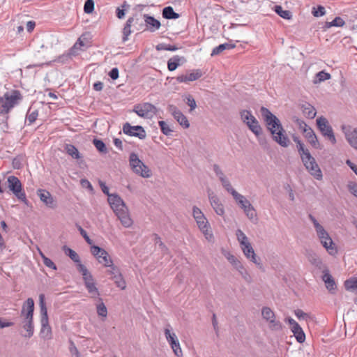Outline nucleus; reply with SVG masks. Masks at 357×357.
<instances>
[{"label": "nucleus", "mask_w": 357, "mask_h": 357, "mask_svg": "<svg viewBox=\"0 0 357 357\" xmlns=\"http://www.w3.org/2000/svg\"><path fill=\"white\" fill-rule=\"evenodd\" d=\"M260 112L267 129L271 132L273 139L281 146L287 147L289 139L284 134V130L280 120L268 109L262 107Z\"/></svg>", "instance_id": "obj_1"}, {"label": "nucleus", "mask_w": 357, "mask_h": 357, "mask_svg": "<svg viewBox=\"0 0 357 357\" xmlns=\"http://www.w3.org/2000/svg\"><path fill=\"white\" fill-rule=\"evenodd\" d=\"M34 301L33 298H29L23 304L20 312V326L25 331L22 335L24 337H31L34 333L33 325Z\"/></svg>", "instance_id": "obj_2"}, {"label": "nucleus", "mask_w": 357, "mask_h": 357, "mask_svg": "<svg viewBox=\"0 0 357 357\" xmlns=\"http://www.w3.org/2000/svg\"><path fill=\"white\" fill-rule=\"evenodd\" d=\"M110 207L125 227H130L132 220L130 217L128 209L123 200L117 195H109L107 198Z\"/></svg>", "instance_id": "obj_3"}, {"label": "nucleus", "mask_w": 357, "mask_h": 357, "mask_svg": "<svg viewBox=\"0 0 357 357\" xmlns=\"http://www.w3.org/2000/svg\"><path fill=\"white\" fill-rule=\"evenodd\" d=\"M314 229L321 245L326 249L330 255L335 256L337 253V246L333 242L328 231H326L325 228L314 218Z\"/></svg>", "instance_id": "obj_4"}, {"label": "nucleus", "mask_w": 357, "mask_h": 357, "mask_svg": "<svg viewBox=\"0 0 357 357\" xmlns=\"http://www.w3.org/2000/svg\"><path fill=\"white\" fill-rule=\"evenodd\" d=\"M22 99V96L17 90L5 93L2 97L0 96V114H8Z\"/></svg>", "instance_id": "obj_5"}, {"label": "nucleus", "mask_w": 357, "mask_h": 357, "mask_svg": "<svg viewBox=\"0 0 357 357\" xmlns=\"http://www.w3.org/2000/svg\"><path fill=\"white\" fill-rule=\"evenodd\" d=\"M192 216L205 238L208 242H213L214 236L210 224L203 212L197 206H194L192 207Z\"/></svg>", "instance_id": "obj_6"}, {"label": "nucleus", "mask_w": 357, "mask_h": 357, "mask_svg": "<svg viewBox=\"0 0 357 357\" xmlns=\"http://www.w3.org/2000/svg\"><path fill=\"white\" fill-rule=\"evenodd\" d=\"M79 272L82 275L85 287L90 294L91 298L94 299L100 298V292L96 287L95 280L86 267L83 264L79 265Z\"/></svg>", "instance_id": "obj_7"}, {"label": "nucleus", "mask_w": 357, "mask_h": 357, "mask_svg": "<svg viewBox=\"0 0 357 357\" xmlns=\"http://www.w3.org/2000/svg\"><path fill=\"white\" fill-rule=\"evenodd\" d=\"M141 15L139 14H135L132 17H129L123 29V41L126 42L128 40V36L134 31H142L145 30L144 29L145 23H144Z\"/></svg>", "instance_id": "obj_8"}, {"label": "nucleus", "mask_w": 357, "mask_h": 357, "mask_svg": "<svg viewBox=\"0 0 357 357\" xmlns=\"http://www.w3.org/2000/svg\"><path fill=\"white\" fill-rule=\"evenodd\" d=\"M129 165L132 172L142 176L148 178L151 176V169L139 158L135 153H131L129 155Z\"/></svg>", "instance_id": "obj_9"}, {"label": "nucleus", "mask_w": 357, "mask_h": 357, "mask_svg": "<svg viewBox=\"0 0 357 357\" xmlns=\"http://www.w3.org/2000/svg\"><path fill=\"white\" fill-rule=\"evenodd\" d=\"M237 205L243 211L246 217L253 222L257 220V212L250 202L243 195L238 193L234 197Z\"/></svg>", "instance_id": "obj_10"}, {"label": "nucleus", "mask_w": 357, "mask_h": 357, "mask_svg": "<svg viewBox=\"0 0 357 357\" xmlns=\"http://www.w3.org/2000/svg\"><path fill=\"white\" fill-rule=\"evenodd\" d=\"M8 189L13 194L25 205L29 206V201L26 199V194L22 190V185L20 180L15 176L11 175L7 178Z\"/></svg>", "instance_id": "obj_11"}, {"label": "nucleus", "mask_w": 357, "mask_h": 357, "mask_svg": "<svg viewBox=\"0 0 357 357\" xmlns=\"http://www.w3.org/2000/svg\"><path fill=\"white\" fill-rule=\"evenodd\" d=\"M242 121L245 123L249 129L256 135L261 134V128L257 119L252 114L250 111L243 110L240 113Z\"/></svg>", "instance_id": "obj_12"}, {"label": "nucleus", "mask_w": 357, "mask_h": 357, "mask_svg": "<svg viewBox=\"0 0 357 357\" xmlns=\"http://www.w3.org/2000/svg\"><path fill=\"white\" fill-rule=\"evenodd\" d=\"M316 125L321 135L327 138L333 144L336 143V139L331 126L328 121L324 116H320L316 120Z\"/></svg>", "instance_id": "obj_13"}, {"label": "nucleus", "mask_w": 357, "mask_h": 357, "mask_svg": "<svg viewBox=\"0 0 357 357\" xmlns=\"http://www.w3.org/2000/svg\"><path fill=\"white\" fill-rule=\"evenodd\" d=\"M171 330V326L167 324L164 329L165 336L174 354L177 357H181L183 356V352L180 346L179 341L176 335L174 332H172Z\"/></svg>", "instance_id": "obj_14"}, {"label": "nucleus", "mask_w": 357, "mask_h": 357, "mask_svg": "<svg viewBox=\"0 0 357 357\" xmlns=\"http://www.w3.org/2000/svg\"><path fill=\"white\" fill-rule=\"evenodd\" d=\"M294 142H296V147L298 151L301 155L302 162L303 165L306 167V169L309 171V172L312 174V155L307 149H305L304 144L299 140L297 137H294Z\"/></svg>", "instance_id": "obj_15"}, {"label": "nucleus", "mask_w": 357, "mask_h": 357, "mask_svg": "<svg viewBox=\"0 0 357 357\" xmlns=\"http://www.w3.org/2000/svg\"><path fill=\"white\" fill-rule=\"evenodd\" d=\"M132 111L140 117L151 119L156 114L157 108L149 102H144L135 105Z\"/></svg>", "instance_id": "obj_16"}, {"label": "nucleus", "mask_w": 357, "mask_h": 357, "mask_svg": "<svg viewBox=\"0 0 357 357\" xmlns=\"http://www.w3.org/2000/svg\"><path fill=\"white\" fill-rule=\"evenodd\" d=\"M91 252L97 259L98 262L104 266L112 265V259L105 250L97 245H92L91 247Z\"/></svg>", "instance_id": "obj_17"}, {"label": "nucleus", "mask_w": 357, "mask_h": 357, "mask_svg": "<svg viewBox=\"0 0 357 357\" xmlns=\"http://www.w3.org/2000/svg\"><path fill=\"white\" fill-rule=\"evenodd\" d=\"M261 315L263 319L268 322L272 330H280L282 328L281 323L276 319L274 312L270 307H264L261 309Z\"/></svg>", "instance_id": "obj_18"}, {"label": "nucleus", "mask_w": 357, "mask_h": 357, "mask_svg": "<svg viewBox=\"0 0 357 357\" xmlns=\"http://www.w3.org/2000/svg\"><path fill=\"white\" fill-rule=\"evenodd\" d=\"M123 131L124 134L138 137L140 139H145L146 134L144 128L141 126H131L129 123H126L123 126Z\"/></svg>", "instance_id": "obj_19"}, {"label": "nucleus", "mask_w": 357, "mask_h": 357, "mask_svg": "<svg viewBox=\"0 0 357 357\" xmlns=\"http://www.w3.org/2000/svg\"><path fill=\"white\" fill-rule=\"evenodd\" d=\"M285 321L289 324V328L296 340L303 343L305 340V335L300 325L291 317H287Z\"/></svg>", "instance_id": "obj_20"}, {"label": "nucleus", "mask_w": 357, "mask_h": 357, "mask_svg": "<svg viewBox=\"0 0 357 357\" xmlns=\"http://www.w3.org/2000/svg\"><path fill=\"white\" fill-rule=\"evenodd\" d=\"M208 197L210 204L215 213L220 216L225 214L224 206L220 202L219 197L211 190L208 191Z\"/></svg>", "instance_id": "obj_21"}, {"label": "nucleus", "mask_w": 357, "mask_h": 357, "mask_svg": "<svg viewBox=\"0 0 357 357\" xmlns=\"http://www.w3.org/2000/svg\"><path fill=\"white\" fill-rule=\"evenodd\" d=\"M169 111L172 113L174 118L178 121V123L185 128H188L190 126V123L186 116L175 106L170 105Z\"/></svg>", "instance_id": "obj_22"}, {"label": "nucleus", "mask_w": 357, "mask_h": 357, "mask_svg": "<svg viewBox=\"0 0 357 357\" xmlns=\"http://www.w3.org/2000/svg\"><path fill=\"white\" fill-rule=\"evenodd\" d=\"M343 130L349 144L353 148L357 149V128L343 127Z\"/></svg>", "instance_id": "obj_23"}, {"label": "nucleus", "mask_w": 357, "mask_h": 357, "mask_svg": "<svg viewBox=\"0 0 357 357\" xmlns=\"http://www.w3.org/2000/svg\"><path fill=\"white\" fill-rule=\"evenodd\" d=\"M37 195L40 199L49 208H54L56 207V202L51 195V194L45 190L39 189L37 191Z\"/></svg>", "instance_id": "obj_24"}, {"label": "nucleus", "mask_w": 357, "mask_h": 357, "mask_svg": "<svg viewBox=\"0 0 357 357\" xmlns=\"http://www.w3.org/2000/svg\"><path fill=\"white\" fill-rule=\"evenodd\" d=\"M241 248L243 251V255L248 259L250 260L252 262H253L257 266L261 265L260 261L257 257L250 243L241 246Z\"/></svg>", "instance_id": "obj_25"}, {"label": "nucleus", "mask_w": 357, "mask_h": 357, "mask_svg": "<svg viewBox=\"0 0 357 357\" xmlns=\"http://www.w3.org/2000/svg\"><path fill=\"white\" fill-rule=\"evenodd\" d=\"M202 75V72L199 70H195L192 72L187 73L184 75H178L176 77V80L179 83H188L190 82L195 81L200 78Z\"/></svg>", "instance_id": "obj_26"}, {"label": "nucleus", "mask_w": 357, "mask_h": 357, "mask_svg": "<svg viewBox=\"0 0 357 357\" xmlns=\"http://www.w3.org/2000/svg\"><path fill=\"white\" fill-rule=\"evenodd\" d=\"M143 18L146 29L150 32H155L160 29L161 26L160 22L153 17L148 14H144Z\"/></svg>", "instance_id": "obj_27"}, {"label": "nucleus", "mask_w": 357, "mask_h": 357, "mask_svg": "<svg viewBox=\"0 0 357 357\" xmlns=\"http://www.w3.org/2000/svg\"><path fill=\"white\" fill-rule=\"evenodd\" d=\"M322 280L324 282L326 289L331 293L334 294L335 289L337 288L336 283L330 274L328 269H325L323 271V275L321 276Z\"/></svg>", "instance_id": "obj_28"}, {"label": "nucleus", "mask_w": 357, "mask_h": 357, "mask_svg": "<svg viewBox=\"0 0 357 357\" xmlns=\"http://www.w3.org/2000/svg\"><path fill=\"white\" fill-rule=\"evenodd\" d=\"M41 329L40 331V337L45 340H50L52 338V329L49 325V320L46 321H40Z\"/></svg>", "instance_id": "obj_29"}, {"label": "nucleus", "mask_w": 357, "mask_h": 357, "mask_svg": "<svg viewBox=\"0 0 357 357\" xmlns=\"http://www.w3.org/2000/svg\"><path fill=\"white\" fill-rule=\"evenodd\" d=\"M185 59L179 56H174L169 59L167 62V68L169 71L175 70L178 66L181 64V61L183 62Z\"/></svg>", "instance_id": "obj_30"}, {"label": "nucleus", "mask_w": 357, "mask_h": 357, "mask_svg": "<svg viewBox=\"0 0 357 357\" xmlns=\"http://www.w3.org/2000/svg\"><path fill=\"white\" fill-rule=\"evenodd\" d=\"M63 250L66 255H67L74 262L77 264V270L79 271V265L82 264L80 261L79 255L71 248L63 246Z\"/></svg>", "instance_id": "obj_31"}, {"label": "nucleus", "mask_w": 357, "mask_h": 357, "mask_svg": "<svg viewBox=\"0 0 357 357\" xmlns=\"http://www.w3.org/2000/svg\"><path fill=\"white\" fill-rule=\"evenodd\" d=\"M223 255L228 261L233 266L235 269L241 268V261L233 254L227 251H223Z\"/></svg>", "instance_id": "obj_32"}, {"label": "nucleus", "mask_w": 357, "mask_h": 357, "mask_svg": "<svg viewBox=\"0 0 357 357\" xmlns=\"http://www.w3.org/2000/svg\"><path fill=\"white\" fill-rule=\"evenodd\" d=\"M39 305L40 307L41 319L40 321H46L48 320L47 310L45 302V295L41 294L39 296Z\"/></svg>", "instance_id": "obj_33"}, {"label": "nucleus", "mask_w": 357, "mask_h": 357, "mask_svg": "<svg viewBox=\"0 0 357 357\" xmlns=\"http://www.w3.org/2000/svg\"><path fill=\"white\" fill-rule=\"evenodd\" d=\"M162 14V17L167 20H176L179 17V15L174 12L172 6L165 7Z\"/></svg>", "instance_id": "obj_34"}, {"label": "nucleus", "mask_w": 357, "mask_h": 357, "mask_svg": "<svg viewBox=\"0 0 357 357\" xmlns=\"http://www.w3.org/2000/svg\"><path fill=\"white\" fill-rule=\"evenodd\" d=\"M344 20L340 17H335L331 22H325L323 28L324 29H329L332 26L342 27L344 25Z\"/></svg>", "instance_id": "obj_35"}, {"label": "nucleus", "mask_w": 357, "mask_h": 357, "mask_svg": "<svg viewBox=\"0 0 357 357\" xmlns=\"http://www.w3.org/2000/svg\"><path fill=\"white\" fill-rule=\"evenodd\" d=\"M235 47V45L230 43H223L220 44L218 46L215 47L213 49L211 52V56L218 55L220 53L222 52L225 50H231Z\"/></svg>", "instance_id": "obj_36"}, {"label": "nucleus", "mask_w": 357, "mask_h": 357, "mask_svg": "<svg viewBox=\"0 0 357 357\" xmlns=\"http://www.w3.org/2000/svg\"><path fill=\"white\" fill-rule=\"evenodd\" d=\"M331 78V75L330 73L326 72L325 70H321L317 73L314 78V84L321 83L326 80L330 79Z\"/></svg>", "instance_id": "obj_37"}, {"label": "nucleus", "mask_w": 357, "mask_h": 357, "mask_svg": "<svg viewBox=\"0 0 357 357\" xmlns=\"http://www.w3.org/2000/svg\"><path fill=\"white\" fill-rule=\"evenodd\" d=\"M66 153L74 159H79L81 158L78 149L72 144H66L65 147Z\"/></svg>", "instance_id": "obj_38"}, {"label": "nucleus", "mask_w": 357, "mask_h": 357, "mask_svg": "<svg viewBox=\"0 0 357 357\" xmlns=\"http://www.w3.org/2000/svg\"><path fill=\"white\" fill-rule=\"evenodd\" d=\"M236 236L241 247L250 243L247 236L240 229L236 231Z\"/></svg>", "instance_id": "obj_39"}, {"label": "nucleus", "mask_w": 357, "mask_h": 357, "mask_svg": "<svg viewBox=\"0 0 357 357\" xmlns=\"http://www.w3.org/2000/svg\"><path fill=\"white\" fill-rule=\"evenodd\" d=\"M111 279L114 280V283L116 284V287L120 288L121 289H125L126 287V281L124 280L121 273L120 274H118L116 276L111 277Z\"/></svg>", "instance_id": "obj_40"}, {"label": "nucleus", "mask_w": 357, "mask_h": 357, "mask_svg": "<svg viewBox=\"0 0 357 357\" xmlns=\"http://www.w3.org/2000/svg\"><path fill=\"white\" fill-rule=\"evenodd\" d=\"M100 303L96 305L97 313L100 317H106L107 310L101 298H98Z\"/></svg>", "instance_id": "obj_41"}, {"label": "nucleus", "mask_w": 357, "mask_h": 357, "mask_svg": "<svg viewBox=\"0 0 357 357\" xmlns=\"http://www.w3.org/2000/svg\"><path fill=\"white\" fill-rule=\"evenodd\" d=\"M238 271V272L240 273V275L242 276V278L248 283H250L252 282V277L247 271V269L244 267L243 264H242L241 265V268H238L236 269Z\"/></svg>", "instance_id": "obj_42"}, {"label": "nucleus", "mask_w": 357, "mask_h": 357, "mask_svg": "<svg viewBox=\"0 0 357 357\" xmlns=\"http://www.w3.org/2000/svg\"><path fill=\"white\" fill-rule=\"evenodd\" d=\"M298 124L299 126V129L305 133L306 137L310 138V132H312L311 128L308 126L305 122L301 120H298Z\"/></svg>", "instance_id": "obj_43"}, {"label": "nucleus", "mask_w": 357, "mask_h": 357, "mask_svg": "<svg viewBox=\"0 0 357 357\" xmlns=\"http://www.w3.org/2000/svg\"><path fill=\"white\" fill-rule=\"evenodd\" d=\"M274 10L275 13L284 19H290L291 14L289 10H284L281 6H275Z\"/></svg>", "instance_id": "obj_44"}, {"label": "nucleus", "mask_w": 357, "mask_h": 357, "mask_svg": "<svg viewBox=\"0 0 357 357\" xmlns=\"http://www.w3.org/2000/svg\"><path fill=\"white\" fill-rule=\"evenodd\" d=\"M178 48L175 45H171L165 43H160L156 45V50L158 51L166 50L174 52L176 51Z\"/></svg>", "instance_id": "obj_45"}, {"label": "nucleus", "mask_w": 357, "mask_h": 357, "mask_svg": "<svg viewBox=\"0 0 357 357\" xmlns=\"http://www.w3.org/2000/svg\"><path fill=\"white\" fill-rule=\"evenodd\" d=\"M159 126L160 128V130L162 132L168 136L172 134L173 130L169 128V125L164 121H160L158 122Z\"/></svg>", "instance_id": "obj_46"}, {"label": "nucleus", "mask_w": 357, "mask_h": 357, "mask_svg": "<svg viewBox=\"0 0 357 357\" xmlns=\"http://www.w3.org/2000/svg\"><path fill=\"white\" fill-rule=\"evenodd\" d=\"M40 255L43 259V264L48 268L56 270V266L54 263L48 257H47L41 251H40Z\"/></svg>", "instance_id": "obj_47"}, {"label": "nucleus", "mask_w": 357, "mask_h": 357, "mask_svg": "<svg viewBox=\"0 0 357 357\" xmlns=\"http://www.w3.org/2000/svg\"><path fill=\"white\" fill-rule=\"evenodd\" d=\"M93 144L98 151L101 153H107L106 146L102 140L95 139L93 140Z\"/></svg>", "instance_id": "obj_48"}, {"label": "nucleus", "mask_w": 357, "mask_h": 357, "mask_svg": "<svg viewBox=\"0 0 357 357\" xmlns=\"http://www.w3.org/2000/svg\"><path fill=\"white\" fill-rule=\"evenodd\" d=\"M344 15L347 16L349 21L354 22L357 20V9L353 8L344 11Z\"/></svg>", "instance_id": "obj_49"}, {"label": "nucleus", "mask_w": 357, "mask_h": 357, "mask_svg": "<svg viewBox=\"0 0 357 357\" xmlns=\"http://www.w3.org/2000/svg\"><path fill=\"white\" fill-rule=\"evenodd\" d=\"M38 116V112L37 110L32 112L29 110L28 114H26V120L29 121V124H31L37 119Z\"/></svg>", "instance_id": "obj_50"}, {"label": "nucleus", "mask_w": 357, "mask_h": 357, "mask_svg": "<svg viewBox=\"0 0 357 357\" xmlns=\"http://www.w3.org/2000/svg\"><path fill=\"white\" fill-rule=\"evenodd\" d=\"M105 266L109 268V269L107 271V273L111 275L112 277L116 276L121 273L119 268L116 266L114 265L113 261H112V265Z\"/></svg>", "instance_id": "obj_51"}, {"label": "nucleus", "mask_w": 357, "mask_h": 357, "mask_svg": "<svg viewBox=\"0 0 357 357\" xmlns=\"http://www.w3.org/2000/svg\"><path fill=\"white\" fill-rule=\"evenodd\" d=\"M69 351L72 357H80V354L74 342L70 340Z\"/></svg>", "instance_id": "obj_52"}, {"label": "nucleus", "mask_w": 357, "mask_h": 357, "mask_svg": "<svg viewBox=\"0 0 357 357\" xmlns=\"http://www.w3.org/2000/svg\"><path fill=\"white\" fill-rule=\"evenodd\" d=\"M94 9V2L93 0H86L84 3V10L86 13H91Z\"/></svg>", "instance_id": "obj_53"}, {"label": "nucleus", "mask_w": 357, "mask_h": 357, "mask_svg": "<svg viewBox=\"0 0 357 357\" xmlns=\"http://www.w3.org/2000/svg\"><path fill=\"white\" fill-rule=\"evenodd\" d=\"M326 14V9L323 6L319 5L317 8L314 7V17H321Z\"/></svg>", "instance_id": "obj_54"}, {"label": "nucleus", "mask_w": 357, "mask_h": 357, "mask_svg": "<svg viewBox=\"0 0 357 357\" xmlns=\"http://www.w3.org/2000/svg\"><path fill=\"white\" fill-rule=\"evenodd\" d=\"M185 99H186L187 105L190 108V111L194 110L196 108V107H197L196 101L194 99V98L191 95H188L185 97Z\"/></svg>", "instance_id": "obj_55"}, {"label": "nucleus", "mask_w": 357, "mask_h": 357, "mask_svg": "<svg viewBox=\"0 0 357 357\" xmlns=\"http://www.w3.org/2000/svg\"><path fill=\"white\" fill-rule=\"evenodd\" d=\"M323 177L322 172L318 165L314 160V178L321 180Z\"/></svg>", "instance_id": "obj_56"}, {"label": "nucleus", "mask_w": 357, "mask_h": 357, "mask_svg": "<svg viewBox=\"0 0 357 357\" xmlns=\"http://www.w3.org/2000/svg\"><path fill=\"white\" fill-rule=\"evenodd\" d=\"M154 243L155 245H158L162 252L167 250V248L162 242L161 238L157 234H154Z\"/></svg>", "instance_id": "obj_57"}, {"label": "nucleus", "mask_w": 357, "mask_h": 357, "mask_svg": "<svg viewBox=\"0 0 357 357\" xmlns=\"http://www.w3.org/2000/svg\"><path fill=\"white\" fill-rule=\"evenodd\" d=\"M222 187L225 188V190L227 192L230 193L233 197H234L237 194L239 193L232 187L230 181L229 183H227V184L224 185Z\"/></svg>", "instance_id": "obj_58"}, {"label": "nucleus", "mask_w": 357, "mask_h": 357, "mask_svg": "<svg viewBox=\"0 0 357 357\" xmlns=\"http://www.w3.org/2000/svg\"><path fill=\"white\" fill-rule=\"evenodd\" d=\"M349 191L357 197V183L349 182L347 185Z\"/></svg>", "instance_id": "obj_59"}, {"label": "nucleus", "mask_w": 357, "mask_h": 357, "mask_svg": "<svg viewBox=\"0 0 357 357\" xmlns=\"http://www.w3.org/2000/svg\"><path fill=\"white\" fill-rule=\"evenodd\" d=\"M213 172H215V175L218 177L219 180L221 178H223L225 176V174H224V172H222V170L220 169V167H219V165H213Z\"/></svg>", "instance_id": "obj_60"}, {"label": "nucleus", "mask_w": 357, "mask_h": 357, "mask_svg": "<svg viewBox=\"0 0 357 357\" xmlns=\"http://www.w3.org/2000/svg\"><path fill=\"white\" fill-rule=\"evenodd\" d=\"M213 172H215V175L218 177L219 180L221 178H223L225 176V174H224V172H222V170L220 169V167H219V165H213Z\"/></svg>", "instance_id": "obj_61"}, {"label": "nucleus", "mask_w": 357, "mask_h": 357, "mask_svg": "<svg viewBox=\"0 0 357 357\" xmlns=\"http://www.w3.org/2000/svg\"><path fill=\"white\" fill-rule=\"evenodd\" d=\"M213 172H215V175L218 177L219 180L221 178H223L225 176V174H224V172H222V170L220 169V167H219V165H213Z\"/></svg>", "instance_id": "obj_62"}, {"label": "nucleus", "mask_w": 357, "mask_h": 357, "mask_svg": "<svg viewBox=\"0 0 357 357\" xmlns=\"http://www.w3.org/2000/svg\"><path fill=\"white\" fill-rule=\"evenodd\" d=\"M78 230L79 231L80 234L83 236L86 243L89 245H91L92 241L88 236L86 231L81 226H78Z\"/></svg>", "instance_id": "obj_63"}, {"label": "nucleus", "mask_w": 357, "mask_h": 357, "mask_svg": "<svg viewBox=\"0 0 357 357\" xmlns=\"http://www.w3.org/2000/svg\"><path fill=\"white\" fill-rule=\"evenodd\" d=\"M80 184L83 188H87L91 191L93 190V186L87 179L82 178L80 180Z\"/></svg>", "instance_id": "obj_64"}]
</instances>
